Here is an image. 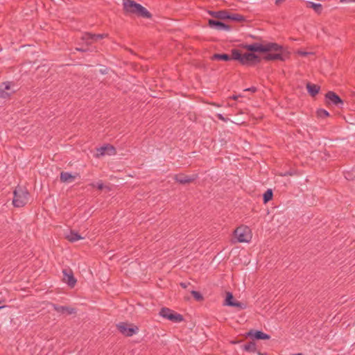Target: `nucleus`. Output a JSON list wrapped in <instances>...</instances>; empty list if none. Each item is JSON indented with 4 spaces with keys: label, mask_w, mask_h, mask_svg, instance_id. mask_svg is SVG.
<instances>
[{
    "label": "nucleus",
    "mask_w": 355,
    "mask_h": 355,
    "mask_svg": "<svg viewBox=\"0 0 355 355\" xmlns=\"http://www.w3.org/2000/svg\"><path fill=\"white\" fill-rule=\"evenodd\" d=\"M63 273V281L67 284V285L73 288L76 284V279L73 276V273L71 269H64L62 270Z\"/></svg>",
    "instance_id": "12"
},
{
    "label": "nucleus",
    "mask_w": 355,
    "mask_h": 355,
    "mask_svg": "<svg viewBox=\"0 0 355 355\" xmlns=\"http://www.w3.org/2000/svg\"><path fill=\"white\" fill-rule=\"evenodd\" d=\"M273 197V192L272 190L270 189H268L263 195V201L266 204L270 201L272 199Z\"/></svg>",
    "instance_id": "27"
},
{
    "label": "nucleus",
    "mask_w": 355,
    "mask_h": 355,
    "mask_svg": "<svg viewBox=\"0 0 355 355\" xmlns=\"http://www.w3.org/2000/svg\"><path fill=\"white\" fill-rule=\"evenodd\" d=\"M306 6L309 8H312L317 14H320L322 11V6L321 3L308 1L306 2Z\"/></svg>",
    "instance_id": "22"
},
{
    "label": "nucleus",
    "mask_w": 355,
    "mask_h": 355,
    "mask_svg": "<svg viewBox=\"0 0 355 355\" xmlns=\"http://www.w3.org/2000/svg\"><path fill=\"white\" fill-rule=\"evenodd\" d=\"M12 204L16 207H24L28 201L29 193L26 189L17 187L13 192Z\"/></svg>",
    "instance_id": "4"
},
{
    "label": "nucleus",
    "mask_w": 355,
    "mask_h": 355,
    "mask_svg": "<svg viewBox=\"0 0 355 355\" xmlns=\"http://www.w3.org/2000/svg\"><path fill=\"white\" fill-rule=\"evenodd\" d=\"M299 53L300 55H303V56H305V55H306L308 54V53H307V52H304V51H299V53Z\"/></svg>",
    "instance_id": "35"
},
{
    "label": "nucleus",
    "mask_w": 355,
    "mask_h": 355,
    "mask_svg": "<svg viewBox=\"0 0 355 355\" xmlns=\"http://www.w3.org/2000/svg\"><path fill=\"white\" fill-rule=\"evenodd\" d=\"M66 239L69 241L73 243L80 239H82L83 237L78 233L75 232L73 231H71L70 233L68 235H67Z\"/></svg>",
    "instance_id": "25"
},
{
    "label": "nucleus",
    "mask_w": 355,
    "mask_h": 355,
    "mask_svg": "<svg viewBox=\"0 0 355 355\" xmlns=\"http://www.w3.org/2000/svg\"><path fill=\"white\" fill-rule=\"evenodd\" d=\"M96 187L99 190H102L104 188V185L102 182H98L96 184Z\"/></svg>",
    "instance_id": "33"
},
{
    "label": "nucleus",
    "mask_w": 355,
    "mask_h": 355,
    "mask_svg": "<svg viewBox=\"0 0 355 355\" xmlns=\"http://www.w3.org/2000/svg\"><path fill=\"white\" fill-rule=\"evenodd\" d=\"M292 355H303L302 353L293 354Z\"/></svg>",
    "instance_id": "40"
},
{
    "label": "nucleus",
    "mask_w": 355,
    "mask_h": 355,
    "mask_svg": "<svg viewBox=\"0 0 355 355\" xmlns=\"http://www.w3.org/2000/svg\"><path fill=\"white\" fill-rule=\"evenodd\" d=\"M232 98L235 100V99H236V98H237V96H234L232 97Z\"/></svg>",
    "instance_id": "42"
},
{
    "label": "nucleus",
    "mask_w": 355,
    "mask_h": 355,
    "mask_svg": "<svg viewBox=\"0 0 355 355\" xmlns=\"http://www.w3.org/2000/svg\"><path fill=\"white\" fill-rule=\"evenodd\" d=\"M208 25L210 28L216 29L218 31H230L232 30V27L220 21L210 19L208 21Z\"/></svg>",
    "instance_id": "14"
},
{
    "label": "nucleus",
    "mask_w": 355,
    "mask_h": 355,
    "mask_svg": "<svg viewBox=\"0 0 355 355\" xmlns=\"http://www.w3.org/2000/svg\"><path fill=\"white\" fill-rule=\"evenodd\" d=\"M76 175H73L69 172L62 171L60 173V181L62 182H71L76 179Z\"/></svg>",
    "instance_id": "20"
},
{
    "label": "nucleus",
    "mask_w": 355,
    "mask_h": 355,
    "mask_svg": "<svg viewBox=\"0 0 355 355\" xmlns=\"http://www.w3.org/2000/svg\"><path fill=\"white\" fill-rule=\"evenodd\" d=\"M180 286L184 288H186L187 287V284L184 282L180 283Z\"/></svg>",
    "instance_id": "37"
},
{
    "label": "nucleus",
    "mask_w": 355,
    "mask_h": 355,
    "mask_svg": "<svg viewBox=\"0 0 355 355\" xmlns=\"http://www.w3.org/2000/svg\"><path fill=\"white\" fill-rule=\"evenodd\" d=\"M245 91H249V92H251L252 93H254V92H256L257 91V89L255 87H249L248 89H245Z\"/></svg>",
    "instance_id": "32"
},
{
    "label": "nucleus",
    "mask_w": 355,
    "mask_h": 355,
    "mask_svg": "<svg viewBox=\"0 0 355 355\" xmlns=\"http://www.w3.org/2000/svg\"><path fill=\"white\" fill-rule=\"evenodd\" d=\"M316 115L320 119H325L330 116L329 113L324 109H318L316 111Z\"/></svg>",
    "instance_id": "29"
},
{
    "label": "nucleus",
    "mask_w": 355,
    "mask_h": 355,
    "mask_svg": "<svg viewBox=\"0 0 355 355\" xmlns=\"http://www.w3.org/2000/svg\"><path fill=\"white\" fill-rule=\"evenodd\" d=\"M234 236L239 243H248L252 238L250 230L247 227H239L234 230Z\"/></svg>",
    "instance_id": "6"
},
{
    "label": "nucleus",
    "mask_w": 355,
    "mask_h": 355,
    "mask_svg": "<svg viewBox=\"0 0 355 355\" xmlns=\"http://www.w3.org/2000/svg\"><path fill=\"white\" fill-rule=\"evenodd\" d=\"M227 10H223L219 11H209V15L216 19L220 20H225V14Z\"/></svg>",
    "instance_id": "24"
},
{
    "label": "nucleus",
    "mask_w": 355,
    "mask_h": 355,
    "mask_svg": "<svg viewBox=\"0 0 355 355\" xmlns=\"http://www.w3.org/2000/svg\"><path fill=\"white\" fill-rule=\"evenodd\" d=\"M51 305L53 307V310L60 314L71 315L76 313V310L75 308L66 306H60L58 304L53 303H51Z\"/></svg>",
    "instance_id": "16"
},
{
    "label": "nucleus",
    "mask_w": 355,
    "mask_h": 355,
    "mask_svg": "<svg viewBox=\"0 0 355 355\" xmlns=\"http://www.w3.org/2000/svg\"><path fill=\"white\" fill-rule=\"evenodd\" d=\"M306 89L309 94L313 97L317 95L320 91V87L318 85L311 83L306 84Z\"/></svg>",
    "instance_id": "21"
},
{
    "label": "nucleus",
    "mask_w": 355,
    "mask_h": 355,
    "mask_svg": "<svg viewBox=\"0 0 355 355\" xmlns=\"http://www.w3.org/2000/svg\"><path fill=\"white\" fill-rule=\"evenodd\" d=\"M279 46L277 50H270L266 55L263 57V59L266 61L271 60H281L285 61L290 57V52L284 46H282L277 43Z\"/></svg>",
    "instance_id": "2"
},
{
    "label": "nucleus",
    "mask_w": 355,
    "mask_h": 355,
    "mask_svg": "<svg viewBox=\"0 0 355 355\" xmlns=\"http://www.w3.org/2000/svg\"><path fill=\"white\" fill-rule=\"evenodd\" d=\"M96 150V157H99L105 155H115L116 153V148L112 145L110 144H107L105 146H101L97 148Z\"/></svg>",
    "instance_id": "17"
},
{
    "label": "nucleus",
    "mask_w": 355,
    "mask_h": 355,
    "mask_svg": "<svg viewBox=\"0 0 355 355\" xmlns=\"http://www.w3.org/2000/svg\"><path fill=\"white\" fill-rule=\"evenodd\" d=\"M355 1V0H339V2L344 3V2H352Z\"/></svg>",
    "instance_id": "34"
},
{
    "label": "nucleus",
    "mask_w": 355,
    "mask_h": 355,
    "mask_svg": "<svg viewBox=\"0 0 355 355\" xmlns=\"http://www.w3.org/2000/svg\"><path fill=\"white\" fill-rule=\"evenodd\" d=\"M191 293L197 302H201L204 299L202 295L198 291H192Z\"/></svg>",
    "instance_id": "30"
},
{
    "label": "nucleus",
    "mask_w": 355,
    "mask_h": 355,
    "mask_svg": "<svg viewBox=\"0 0 355 355\" xmlns=\"http://www.w3.org/2000/svg\"><path fill=\"white\" fill-rule=\"evenodd\" d=\"M12 82H3L0 84V98L3 99H8L10 97L15 93V90L12 89L14 86Z\"/></svg>",
    "instance_id": "8"
},
{
    "label": "nucleus",
    "mask_w": 355,
    "mask_h": 355,
    "mask_svg": "<svg viewBox=\"0 0 355 355\" xmlns=\"http://www.w3.org/2000/svg\"><path fill=\"white\" fill-rule=\"evenodd\" d=\"M225 19H230L234 21L242 22L245 21V18L243 15L238 13H231L228 10H226Z\"/></svg>",
    "instance_id": "19"
},
{
    "label": "nucleus",
    "mask_w": 355,
    "mask_h": 355,
    "mask_svg": "<svg viewBox=\"0 0 355 355\" xmlns=\"http://www.w3.org/2000/svg\"><path fill=\"white\" fill-rule=\"evenodd\" d=\"M326 103L328 105H330L331 103H333V91H329L326 95Z\"/></svg>",
    "instance_id": "31"
},
{
    "label": "nucleus",
    "mask_w": 355,
    "mask_h": 355,
    "mask_svg": "<svg viewBox=\"0 0 355 355\" xmlns=\"http://www.w3.org/2000/svg\"><path fill=\"white\" fill-rule=\"evenodd\" d=\"M123 6L125 12L129 15H135L145 19H151L153 17L145 7L133 0H123Z\"/></svg>",
    "instance_id": "1"
},
{
    "label": "nucleus",
    "mask_w": 355,
    "mask_h": 355,
    "mask_svg": "<svg viewBox=\"0 0 355 355\" xmlns=\"http://www.w3.org/2000/svg\"><path fill=\"white\" fill-rule=\"evenodd\" d=\"M223 305L231 307H236L239 309H244L246 306L245 304L236 301L233 294L230 292H227L226 293V297L225 299Z\"/></svg>",
    "instance_id": "10"
},
{
    "label": "nucleus",
    "mask_w": 355,
    "mask_h": 355,
    "mask_svg": "<svg viewBox=\"0 0 355 355\" xmlns=\"http://www.w3.org/2000/svg\"><path fill=\"white\" fill-rule=\"evenodd\" d=\"M261 58L253 53H245L244 54H243V59L241 60V64H243V65H248V66H251V65H254L256 64H258L259 62H261Z\"/></svg>",
    "instance_id": "9"
},
{
    "label": "nucleus",
    "mask_w": 355,
    "mask_h": 355,
    "mask_svg": "<svg viewBox=\"0 0 355 355\" xmlns=\"http://www.w3.org/2000/svg\"><path fill=\"white\" fill-rule=\"evenodd\" d=\"M232 59L238 60L241 64V60L243 59V54H241V53L240 52V51L239 49H233L232 50L231 60Z\"/></svg>",
    "instance_id": "26"
},
{
    "label": "nucleus",
    "mask_w": 355,
    "mask_h": 355,
    "mask_svg": "<svg viewBox=\"0 0 355 355\" xmlns=\"http://www.w3.org/2000/svg\"><path fill=\"white\" fill-rule=\"evenodd\" d=\"M285 0H276L275 1V4L276 5H279L282 2L284 1Z\"/></svg>",
    "instance_id": "36"
},
{
    "label": "nucleus",
    "mask_w": 355,
    "mask_h": 355,
    "mask_svg": "<svg viewBox=\"0 0 355 355\" xmlns=\"http://www.w3.org/2000/svg\"><path fill=\"white\" fill-rule=\"evenodd\" d=\"M198 178V175L194 174L191 176L186 175L183 173H179L174 176V180L181 184H189L195 181Z\"/></svg>",
    "instance_id": "15"
},
{
    "label": "nucleus",
    "mask_w": 355,
    "mask_h": 355,
    "mask_svg": "<svg viewBox=\"0 0 355 355\" xmlns=\"http://www.w3.org/2000/svg\"><path fill=\"white\" fill-rule=\"evenodd\" d=\"M116 327L119 332L125 336H132L139 331L137 326L127 322H119L116 324Z\"/></svg>",
    "instance_id": "7"
},
{
    "label": "nucleus",
    "mask_w": 355,
    "mask_h": 355,
    "mask_svg": "<svg viewBox=\"0 0 355 355\" xmlns=\"http://www.w3.org/2000/svg\"><path fill=\"white\" fill-rule=\"evenodd\" d=\"M277 47L279 46L277 45V43L275 42H268L265 44L254 42L250 44L243 45V49L253 53L255 52H270V50H277Z\"/></svg>",
    "instance_id": "3"
},
{
    "label": "nucleus",
    "mask_w": 355,
    "mask_h": 355,
    "mask_svg": "<svg viewBox=\"0 0 355 355\" xmlns=\"http://www.w3.org/2000/svg\"><path fill=\"white\" fill-rule=\"evenodd\" d=\"M344 101L341 99V98L334 93V106H337L338 107L343 109L344 105Z\"/></svg>",
    "instance_id": "28"
},
{
    "label": "nucleus",
    "mask_w": 355,
    "mask_h": 355,
    "mask_svg": "<svg viewBox=\"0 0 355 355\" xmlns=\"http://www.w3.org/2000/svg\"><path fill=\"white\" fill-rule=\"evenodd\" d=\"M5 307H6V306H0V310H1V309H3V308H5Z\"/></svg>",
    "instance_id": "41"
},
{
    "label": "nucleus",
    "mask_w": 355,
    "mask_h": 355,
    "mask_svg": "<svg viewBox=\"0 0 355 355\" xmlns=\"http://www.w3.org/2000/svg\"><path fill=\"white\" fill-rule=\"evenodd\" d=\"M218 119H220L221 120H224V117L221 114H218Z\"/></svg>",
    "instance_id": "39"
},
{
    "label": "nucleus",
    "mask_w": 355,
    "mask_h": 355,
    "mask_svg": "<svg viewBox=\"0 0 355 355\" xmlns=\"http://www.w3.org/2000/svg\"><path fill=\"white\" fill-rule=\"evenodd\" d=\"M107 37L108 34L107 33L94 34L91 33H85L82 36V39L86 41V42H87L88 44H91L94 42L98 41Z\"/></svg>",
    "instance_id": "13"
},
{
    "label": "nucleus",
    "mask_w": 355,
    "mask_h": 355,
    "mask_svg": "<svg viewBox=\"0 0 355 355\" xmlns=\"http://www.w3.org/2000/svg\"><path fill=\"white\" fill-rule=\"evenodd\" d=\"M159 315L173 322L178 323L184 320L183 316L170 309L169 308L163 307L159 311Z\"/></svg>",
    "instance_id": "5"
},
{
    "label": "nucleus",
    "mask_w": 355,
    "mask_h": 355,
    "mask_svg": "<svg viewBox=\"0 0 355 355\" xmlns=\"http://www.w3.org/2000/svg\"><path fill=\"white\" fill-rule=\"evenodd\" d=\"M242 347L245 351L250 353L257 352V355H267V352H261L257 350V344L254 341L249 342L248 343L243 345Z\"/></svg>",
    "instance_id": "18"
},
{
    "label": "nucleus",
    "mask_w": 355,
    "mask_h": 355,
    "mask_svg": "<svg viewBox=\"0 0 355 355\" xmlns=\"http://www.w3.org/2000/svg\"><path fill=\"white\" fill-rule=\"evenodd\" d=\"M246 336L251 338L254 342V340H269L270 338V336L269 334L256 329H250L248 333H246Z\"/></svg>",
    "instance_id": "11"
},
{
    "label": "nucleus",
    "mask_w": 355,
    "mask_h": 355,
    "mask_svg": "<svg viewBox=\"0 0 355 355\" xmlns=\"http://www.w3.org/2000/svg\"><path fill=\"white\" fill-rule=\"evenodd\" d=\"M211 60H231V56L227 53H215L211 57Z\"/></svg>",
    "instance_id": "23"
},
{
    "label": "nucleus",
    "mask_w": 355,
    "mask_h": 355,
    "mask_svg": "<svg viewBox=\"0 0 355 355\" xmlns=\"http://www.w3.org/2000/svg\"><path fill=\"white\" fill-rule=\"evenodd\" d=\"M76 50L79 51H82V52H85V50L82 49V48H77Z\"/></svg>",
    "instance_id": "38"
}]
</instances>
